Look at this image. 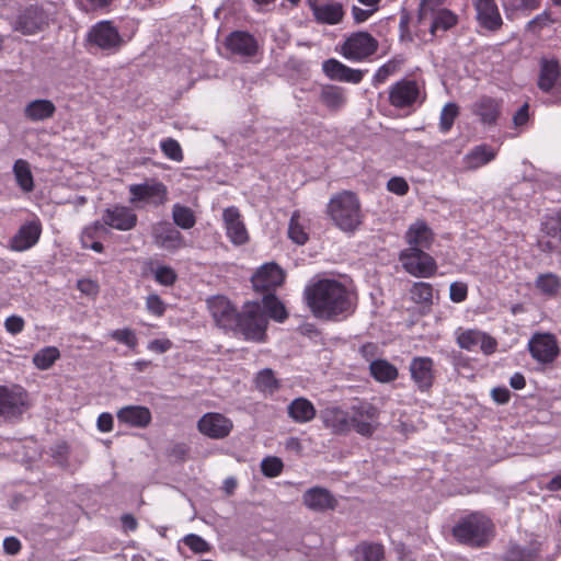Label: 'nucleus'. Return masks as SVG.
Wrapping results in <instances>:
<instances>
[{
  "label": "nucleus",
  "mask_w": 561,
  "mask_h": 561,
  "mask_svg": "<svg viewBox=\"0 0 561 561\" xmlns=\"http://www.w3.org/2000/svg\"><path fill=\"white\" fill-rule=\"evenodd\" d=\"M322 70L324 75L331 80L353 84L359 83L366 72V70L350 68L334 58H330L323 61Z\"/></svg>",
  "instance_id": "4be33fe9"
},
{
  "label": "nucleus",
  "mask_w": 561,
  "mask_h": 561,
  "mask_svg": "<svg viewBox=\"0 0 561 561\" xmlns=\"http://www.w3.org/2000/svg\"><path fill=\"white\" fill-rule=\"evenodd\" d=\"M172 219L178 227L185 230L193 228L196 222L194 211L190 207L181 204L173 205Z\"/></svg>",
  "instance_id": "de8ad7c7"
},
{
  "label": "nucleus",
  "mask_w": 561,
  "mask_h": 561,
  "mask_svg": "<svg viewBox=\"0 0 561 561\" xmlns=\"http://www.w3.org/2000/svg\"><path fill=\"white\" fill-rule=\"evenodd\" d=\"M421 248H408L401 251L399 260L407 273L414 277H432L437 270L435 260Z\"/></svg>",
  "instance_id": "0eeeda50"
},
{
  "label": "nucleus",
  "mask_w": 561,
  "mask_h": 561,
  "mask_svg": "<svg viewBox=\"0 0 561 561\" xmlns=\"http://www.w3.org/2000/svg\"><path fill=\"white\" fill-rule=\"evenodd\" d=\"M453 535L461 543L480 548L493 538L494 525L489 517L476 512L461 517L454 526Z\"/></svg>",
  "instance_id": "f03ea898"
},
{
  "label": "nucleus",
  "mask_w": 561,
  "mask_h": 561,
  "mask_svg": "<svg viewBox=\"0 0 561 561\" xmlns=\"http://www.w3.org/2000/svg\"><path fill=\"white\" fill-rule=\"evenodd\" d=\"M446 0H421L419 8V23L422 24L426 20H431L439 11L447 9L445 7Z\"/></svg>",
  "instance_id": "8fccbe9b"
},
{
  "label": "nucleus",
  "mask_w": 561,
  "mask_h": 561,
  "mask_svg": "<svg viewBox=\"0 0 561 561\" xmlns=\"http://www.w3.org/2000/svg\"><path fill=\"white\" fill-rule=\"evenodd\" d=\"M560 77V65L554 58H542L538 85L543 91L551 90Z\"/></svg>",
  "instance_id": "f704fd0d"
},
{
  "label": "nucleus",
  "mask_w": 561,
  "mask_h": 561,
  "mask_svg": "<svg viewBox=\"0 0 561 561\" xmlns=\"http://www.w3.org/2000/svg\"><path fill=\"white\" fill-rule=\"evenodd\" d=\"M60 357V352L56 346H46L36 352L33 356V364L41 370L50 368Z\"/></svg>",
  "instance_id": "49530a36"
},
{
  "label": "nucleus",
  "mask_w": 561,
  "mask_h": 561,
  "mask_svg": "<svg viewBox=\"0 0 561 561\" xmlns=\"http://www.w3.org/2000/svg\"><path fill=\"white\" fill-rule=\"evenodd\" d=\"M472 4L481 27L491 32H496L502 27L503 19L495 0H472Z\"/></svg>",
  "instance_id": "6ab92c4d"
},
{
  "label": "nucleus",
  "mask_w": 561,
  "mask_h": 561,
  "mask_svg": "<svg viewBox=\"0 0 561 561\" xmlns=\"http://www.w3.org/2000/svg\"><path fill=\"white\" fill-rule=\"evenodd\" d=\"M102 220V225L104 226L121 231H127L136 226L137 215L129 207L116 205L105 209Z\"/></svg>",
  "instance_id": "5701e85b"
},
{
  "label": "nucleus",
  "mask_w": 561,
  "mask_h": 561,
  "mask_svg": "<svg viewBox=\"0 0 561 561\" xmlns=\"http://www.w3.org/2000/svg\"><path fill=\"white\" fill-rule=\"evenodd\" d=\"M433 293V286L425 282H415L410 289L411 299L419 305H432Z\"/></svg>",
  "instance_id": "09e8293b"
},
{
  "label": "nucleus",
  "mask_w": 561,
  "mask_h": 561,
  "mask_svg": "<svg viewBox=\"0 0 561 561\" xmlns=\"http://www.w3.org/2000/svg\"><path fill=\"white\" fill-rule=\"evenodd\" d=\"M322 103L332 110H339L346 103L345 90L336 85H325L321 90Z\"/></svg>",
  "instance_id": "ea45409f"
},
{
  "label": "nucleus",
  "mask_w": 561,
  "mask_h": 561,
  "mask_svg": "<svg viewBox=\"0 0 561 561\" xmlns=\"http://www.w3.org/2000/svg\"><path fill=\"white\" fill-rule=\"evenodd\" d=\"M225 45L232 55L240 58L253 57L259 48L256 39L250 33L243 31L230 33Z\"/></svg>",
  "instance_id": "b1692460"
},
{
  "label": "nucleus",
  "mask_w": 561,
  "mask_h": 561,
  "mask_svg": "<svg viewBox=\"0 0 561 561\" xmlns=\"http://www.w3.org/2000/svg\"><path fill=\"white\" fill-rule=\"evenodd\" d=\"M154 243L165 250L175 251L184 247L183 236L169 222H158L152 228Z\"/></svg>",
  "instance_id": "393cba45"
},
{
  "label": "nucleus",
  "mask_w": 561,
  "mask_h": 561,
  "mask_svg": "<svg viewBox=\"0 0 561 561\" xmlns=\"http://www.w3.org/2000/svg\"><path fill=\"white\" fill-rule=\"evenodd\" d=\"M287 410L288 415L296 423H307L316 416L314 405L306 398H296L289 403Z\"/></svg>",
  "instance_id": "c9c22d12"
},
{
  "label": "nucleus",
  "mask_w": 561,
  "mask_h": 561,
  "mask_svg": "<svg viewBox=\"0 0 561 561\" xmlns=\"http://www.w3.org/2000/svg\"><path fill=\"white\" fill-rule=\"evenodd\" d=\"M13 173L18 185L24 192H31L34 188L33 174L30 163L24 159H18L13 164Z\"/></svg>",
  "instance_id": "58836bf2"
},
{
  "label": "nucleus",
  "mask_w": 561,
  "mask_h": 561,
  "mask_svg": "<svg viewBox=\"0 0 561 561\" xmlns=\"http://www.w3.org/2000/svg\"><path fill=\"white\" fill-rule=\"evenodd\" d=\"M117 420L131 427L145 428L151 420V412L147 407L127 405L117 411Z\"/></svg>",
  "instance_id": "c85d7f7f"
},
{
  "label": "nucleus",
  "mask_w": 561,
  "mask_h": 561,
  "mask_svg": "<svg viewBox=\"0 0 561 561\" xmlns=\"http://www.w3.org/2000/svg\"><path fill=\"white\" fill-rule=\"evenodd\" d=\"M304 503L311 510L324 511L333 508L335 500L328 490L323 488H311L305 492Z\"/></svg>",
  "instance_id": "72a5a7b5"
},
{
  "label": "nucleus",
  "mask_w": 561,
  "mask_h": 561,
  "mask_svg": "<svg viewBox=\"0 0 561 561\" xmlns=\"http://www.w3.org/2000/svg\"><path fill=\"white\" fill-rule=\"evenodd\" d=\"M387 188L389 192L397 194L399 196H403L409 191L408 182L401 176H393L387 183Z\"/></svg>",
  "instance_id": "0e129e2a"
},
{
  "label": "nucleus",
  "mask_w": 561,
  "mask_h": 561,
  "mask_svg": "<svg viewBox=\"0 0 561 561\" xmlns=\"http://www.w3.org/2000/svg\"><path fill=\"white\" fill-rule=\"evenodd\" d=\"M56 107L49 100H35L25 107V115L32 121H44L54 115Z\"/></svg>",
  "instance_id": "4c0bfd02"
},
{
  "label": "nucleus",
  "mask_w": 561,
  "mask_h": 561,
  "mask_svg": "<svg viewBox=\"0 0 561 561\" xmlns=\"http://www.w3.org/2000/svg\"><path fill=\"white\" fill-rule=\"evenodd\" d=\"M497 150L489 145L482 144L472 148L463 157V165L468 170H477L495 159Z\"/></svg>",
  "instance_id": "2f4dec72"
},
{
  "label": "nucleus",
  "mask_w": 561,
  "mask_h": 561,
  "mask_svg": "<svg viewBox=\"0 0 561 561\" xmlns=\"http://www.w3.org/2000/svg\"><path fill=\"white\" fill-rule=\"evenodd\" d=\"M288 237L298 245H304L309 239L306 219L301 216L299 210H295L290 217Z\"/></svg>",
  "instance_id": "e433bc0d"
},
{
  "label": "nucleus",
  "mask_w": 561,
  "mask_h": 561,
  "mask_svg": "<svg viewBox=\"0 0 561 561\" xmlns=\"http://www.w3.org/2000/svg\"><path fill=\"white\" fill-rule=\"evenodd\" d=\"M404 59L402 57H393L380 66L371 79V84L377 88L383 84L391 76L396 75L400 67L403 65Z\"/></svg>",
  "instance_id": "a19ab883"
},
{
  "label": "nucleus",
  "mask_w": 561,
  "mask_h": 561,
  "mask_svg": "<svg viewBox=\"0 0 561 561\" xmlns=\"http://www.w3.org/2000/svg\"><path fill=\"white\" fill-rule=\"evenodd\" d=\"M267 319L259 302H247L238 317L233 331L240 332L245 340L262 342L266 335Z\"/></svg>",
  "instance_id": "20e7f679"
},
{
  "label": "nucleus",
  "mask_w": 561,
  "mask_h": 561,
  "mask_svg": "<svg viewBox=\"0 0 561 561\" xmlns=\"http://www.w3.org/2000/svg\"><path fill=\"white\" fill-rule=\"evenodd\" d=\"M411 379L417 390L427 391L434 382V362L428 356L413 357L409 366Z\"/></svg>",
  "instance_id": "a211bd4d"
},
{
  "label": "nucleus",
  "mask_w": 561,
  "mask_h": 561,
  "mask_svg": "<svg viewBox=\"0 0 561 561\" xmlns=\"http://www.w3.org/2000/svg\"><path fill=\"white\" fill-rule=\"evenodd\" d=\"M379 411L369 402H358L351 408V430L370 436L377 428Z\"/></svg>",
  "instance_id": "9b49d317"
},
{
  "label": "nucleus",
  "mask_w": 561,
  "mask_h": 561,
  "mask_svg": "<svg viewBox=\"0 0 561 561\" xmlns=\"http://www.w3.org/2000/svg\"><path fill=\"white\" fill-rule=\"evenodd\" d=\"M222 219L226 234L234 245L248 242V230L237 207L231 206L224 209Z\"/></svg>",
  "instance_id": "aec40b11"
},
{
  "label": "nucleus",
  "mask_w": 561,
  "mask_h": 561,
  "mask_svg": "<svg viewBox=\"0 0 561 561\" xmlns=\"http://www.w3.org/2000/svg\"><path fill=\"white\" fill-rule=\"evenodd\" d=\"M88 42L107 53L117 51L124 41L117 27L111 21H101L88 32Z\"/></svg>",
  "instance_id": "9d476101"
},
{
  "label": "nucleus",
  "mask_w": 561,
  "mask_h": 561,
  "mask_svg": "<svg viewBox=\"0 0 561 561\" xmlns=\"http://www.w3.org/2000/svg\"><path fill=\"white\" fill-rule=\"evenodd\" d=\"M378 41L367 32L351 34L341 45L340 54L347 60L360 62L374 55Z\"/></svg>",
  "instance_id": "423d86ee"
},
{
  "label": "nucleus",
  "mask_w": 561,
  "mask_h": 561,
  "mask_svg": "<svg viewBox=\"0 0 561 561\" xmlns=\"http://www.w3.org/2000/svg\"><path fill=\"white\" fill-rule=\"evenodd\" d=\"M108 336L112 340L116 341L117 343H121L133 351L136 350L138 345L137 335L135 331L129 328L113 330L108 333Z\"/></svg>",
  "instance_id": "864d4df0"
},
{
  "label": "nucleus",
  "mask_w": 561,
  "mask_h": 561,
  "mask_svg": "<svg viewBox=\"0 0 561 561\" xmlns=\"http://www.w3.org/2000/svg\"><path fill=\"white\" fill-rule=\"evenodd\" d=\"M383 547L379 543L363 542L354 551L355 561H381L383 559Z\"/></svg>",
  "instance_id": "c03bdc74"
},
{
  "label": "nucleus",
  "mask_w": 561,
  "mask_h": 561,
  "mask_svg": "<svg viewBox=\"0 0 561 561\" xmlns=\"http://www.w3.org/2000/svg\"><path fill=\"white\" fill-rule=\"evenodd\" d=\"M43 232V225L37 216L23 222L15 234L10 239V249L15 252H24L35 247Z\"/></svg>",
  "instance_id": "f8f14e48"
},
{
  "label": "nucleus",
  "mask_w": 561,
  "mask_h": 561,
  "mask_svg": "<svg viewBox=\"0 0 561 561\" xmlns=\"http://www.w3.org/2000/svg\"><path fill=\"white\" fill-rule=\"evenodd\" d=\"M312 14L318 23L334 25L344 16L343 5L334 1L314 2L311 4Z\"/></svg>",
  "instance_id": "cd10ccee"
},
{
  "label": "nucleus",
  "mask_w": 561,
  "mask_h": 561,
  "mask_svg": "<svg viewBox=\"0 0 561 561\" xmlns=\"http://www.w3.org/2000/svg\"><path fill=\"white\" fill-rule=\"evenodd\" d=\"M284 271L275 263H266L261 266L252 276V284L255 290H274L284 283Z\"/></svg>",
  "instance_id": "412c9836"
},
{
  "label": "nucleus",
  "mask_w": 561,
  "mask_h": 561,
  "mask_svg": "<svg viewBox=\"0 0 561 561\" xmlns=\"http://www.w3.org/2000/svg\"><path fill=\"white\" fill-rule=\"evenodd\" d=\"M531 356L539 363H552L558 354L559 346L556 336L550 333L535 334L528 343Z\"/></svg>",
  "instance_id": "2eb2a0df"
},
{
  "label": "nucleus",
  "mask_w": 561,
  "mask_h": 561,
  "mask_svg": "<svg viewBox=\"0 0 561 561\" xmlns=\"http://www.w3.org/2000/svg\"><path fill=\"white\" fill-rule=\"evenodd\" d=\"M388 94L389 103L399 110L420 106L426 96L423 87L413 79H401L391 84Z\"/></svg>",
  "instance_id": "39448f33"
},
{
  "label": "nucleus",
  "mask_w": 561,
  "mask_h": 561,
  "mask_svg": "<svg viewBox=\"0 0 561 561\" xmlns=\"http://www.w3.org/2000/svg\"><path fill=\"white\" fill-rule=\"evenodd\" d=\"M458 345L469 352L481 351L485 355L495 352L497 342L494 337L477 329L461 331L457 335Z\"/></svg>",
  "instance_id": "4468645a"
},
{
  "label": "nucleus",
  "mask_w": 561,
  "mask_h": 561,
  "mask_svg": "<svg viewBox=\"0 0 561 561\" xmlns=\"http://www.w3.org/2000/svg\"><path fill=\"white\" fill-rule=\"evenodd\" d=\"M471 111L479 116L483 124L492 125L500 115L501 106L497 100L491 96H481L472 104Z\"/></svg>",
  "instance_id": "7c9ffc66"
},
{
  "label": "nucleus",
  "mask_w": 561,
  "mask_h": 561,
  "mask_svg": "<svg viewBox=\"0 0 561 561\" xmlns=\"http://www.w3.org/2000/svg\"><path fill=\"white\" fill-rule=\"evenodd\" d=\"M146 309L154 317H162L167 307L164 301L157 294H150L146 299Z\"/></svg>",
  "instance_id": "680f3d73"
},
{
  "label": "nucleus",
  "mask_w": 561,
  "mask_h": 561,
  "mask_svg": "<svg viewBox=\"0 0 561 561\" xmlns=\"http://www.w3.org/2000/svg\"><path fill=\"white\" fill-rule=\"evenodd\" d=\"M160 149L163 154L175 162H182L184 159L183 150L178 140L173 138H165L160 141Z\"/></svg>",
  "instance_id": "6e6d98bb"
},
{
  "label": "nucleus",
  "mask_w": 561,
  "mask_h": 561,
  "mask_svg": "<svg viewBox=\"0 0 561 561\" xmlns=\"http://www.w3.org/2000/svg\"><path fill=\"white\" fill-rule=\"evenodd\" d=\"M107 233V229L104 225L95 221L87 226L81 233L80 241L84 249L93 250L94 252L101 253L103 251V244L101 240Z\"/></svg>",
  "instance_id": "473e14b6"
},
{
  "label": "nucleus",
  "mask_w": 561,
  "mask_h": 561,
  "mask_svg": "<svg viewBox=\"0 0 561 561\" xmlns=\"http://www.w3.org/2000/svg\"><path fill=\"white\" fill-rule=\"evenodd\" d=\"M284 468V463L280 458L268 456L265 457L261 462V470L265 477L275 478L278 477Z\"/></svg>",
  "instance_id": "13d9d810"
},
{
  "label": "nucleus",
  "mask_w": 561,
  "mask_h": 561,
  "mask_svg": "<svg viewBox=\"0 0 561 561\" xmlns=\"http://www.w3.org/2000/svg\"><path fill=\"white\" fill-rule=\"evenodd\" d=\"M369 368L371 376L380 382H390L398 377L397 367L385 359L371 362Z\"/></svg>",
  "instance_id": "79ce46f5"
},
{
  "label": "nucleus",
  "mask_w": 561,
  "mask_h": 561,
  "mask_svg": "<svg viewBox=\"0 0 561 561\" xmlns=\"http://www.w3.org/2000/svg\"><path fill=\"white\" fill-rule=\"evenodd\" d=\"M468 286L462 282H454L449 287V298L453 302L460 304L467 299Z\"/></svg>",
  "instance_id": "e2e57ef3"
},
{
  "label": "nucleus",
  "mask_w": 561,
  "mask_h": 561,
  "mask_svg": "<svg viewBox=\"0 0 561 561\" xmlns=\"http://www.w3.org/2000/svg\"><path fill=\"white\" fill-rule=\"evenodd\" d=\"M458 114H459L458 105L454 102L447 103L440 112V117H439L440 130L444 133L449 131L450 128L453 127L454 122H455L456 117L458 116Z\"/></svg>",
  "instance_id": "4d7b16f0"
},
{
  "label": "nucleus",
  "mask_w": 561,
  "mask_h": 561,
  "mask_svg": "<svg viewBox=\"0 0 561 561\" xmlns=\"http://www.w3.org/2000/svg\"><path fill=\"white\" fill-rule=\"evenodd\" d=\"M150 272L157 283L163 286H171L176 280L175 271L167 265H156L150 267Z\"/></svg>",
  "instance_id": "5fc2aeb1"
},
{
  "label": "nucleus",
  "mask_w": 561,
  "mask_h": 561,
  "mask_svg": "<svg viewBox=\"0 0 561 561\" xmlns=\"http://www.w3.org/2000/svg\"><path fill=\"white\" fill-rule=\"evenodd\" d=\"M183 541L193 552L204 553L209 551L208 542L198 535L190 534L184 537Z\"/></svg>",
  "instance_id": "052dcab7"
},
{
  "label": "nucleus",
  "mask_w": 561,
  "mask_h": 561,
  "mask_svg": "<svg viewBox=\"0 0 561 561\" xmlns=\"http://www.w3.org/2000/svg\"><path fill=\"white\" fill-rule=\"evenodd\" d=\"M48 24V15L39 5H30L18 16L14 28L25 35L42 31Z\"/></svg>",
  "instance_id": "dca6fc26"
},
{
  "label": "nucleus",
  "mask_w": 561,
  "mask_h": 561,
  "mask_svg": "<svg viewBox=\"0 0 561 561\" xmlns=\"http://www.w3.org/2000/svg\"><path fill=\"white\" fill-rule=\"evenodd\" d=\"M405 241L409 248L430 250L434 241V233L424 220H416L408 228Z\"/></svg>",
  "instance_id": "bb28decb"
},
{
  "label": "nucleus",
  "mask_w": 561,
  "mask_h": 561,
  "mask_svg": "<svg viewBox=\"0 0 561 561\" xmlns=\"http://www.w3.org/2000/svg\"><path fill=\"white\" fill-rule=\"evenodd\" d=\"M430 21L431 23L428 32H424L423 34H415L420 42H432L437 32H447L448 30L456 26L458 23V15L449 9H445L439 11V13H437V15L432 18Z\"/></svg>",
  "instance_id": "a878e982"
},
{
  "label": "nucleus",
  "mask_w": 561,
  "mask_h": 561,
  "mask_svg": "<svg viewBox=\"0 0 561 561\" xmlns=\"http://www.w3.org/2000/svg\"><path fill=\"white\" fill-rule=\"evenodd\" d=\"M25 321L22 317L12 314L4 321V328L8 333L16 335L24 330Z\"/></svg>",
  "instance_id": "69168bd1"
},
{
  "label": "nucleus",
  "mask_w": 561,
  "mask_h": 561,
  "mask_svg": "<svg viewBox=\"0 0 561 561\" xmlns=\"http://www.w3.org/2000/svg\"><path fill=\"white\" fill-rule=\"evenodd\" d=\"M209 312L218 327L232 331L238 324L240 312L224 296H215L207 300Z\"/></svg>",
  "instance_id": "ddd939ff"
},
{
  "label": "nucleus",
  "mask_w": 561,
  "mask_h": 561,
  "mask_svg": "<svg viewBox=\"0 0 561 561\" xmlns=\"http://www.w3.org/2000/svg\"><path fill=\"white\" fill-rule=\"evenodd\" d=\"M503 7L508 14H513L515 12H523L528 14L529 12L536 10L540 0H502Z\"/></svg>",
  "instance_id": "603ef678"
},
{
  "label": "nucleus",
  "mask_w": 561,
  "mask_h": 561,
  "mask_svg": "<svg viewBox=\"0 0 561 561\" xmlns=\"http://www.w3.org/2000/svg\"><path fill=\"white\" fill-rule=\"evenodd\" d=\"M535 285L542 295L553 297L561 288V279L553 273H545L537 277Z\"/></svg>",
  "instance_id": "a18cd8bd"
},
{
  "label": "nucleus",
  "mask_w": 561,
  "mask_h": 561,
  "mask_svg": "<svg viewBox=\"0 0 561 561\" xmlns=\"http://www.w3.org/2000/svg\"><path fill=\"white\" fill-rule=\"evenodd\" d=\"M128 191L130 194L129 202L136 206L144 204L158 207L167 203L169 195L168 187L158 180L131 184Z\"/></svg>",
  "instance_id": "6e6552de"
},
{
  "label": "nucleus",
  "mask_w": 561,
  "mask_h": 561,
  "mask_svg": "<svg viewBox=\"0 0 561 561\" xmlns=\"http://www.w3.org/2000/svg\"><path fill=\"white\" fill-rule=\"evenodd\" d=\"M305 298L314 317L320 319L345 318L354 311V294L335 279L324 278L308 285Z\"/></svg>",
  "instance_id": "f257e3e1"
},
{
  "label": "nucleus",
  "mask_w": 561,
  "mask_h": 561,
  "mask_svg": "<svg viewBox=\"0 0 561 561\" xmlns=\"http://www.w3.org/2000/svg\"><path fill=\"white\" fill-rule=\"evenodd\" d=\"M328 214L334 225L345 232L354 231L362 222L359 201L348 191L337 193L330 199Z\"/></svg>",
  "instance_id": "7ed1b4c3"
},
{
  "label": "nucleus",
  "mask_w": 561,
  "mask_h": 561,
  "mask_svg": "<svg viewBox=\"0 0 561 561\" xmlns=\"http://www.w3.org/2000/svg\"><path fill=\"white\" fill-rule=\"evenodd\" d=\"M26 403L27 392L21 386H0V419L4 421L19 419Z\"/></svg>",
  "instance_id": "1a4fd4ad"
},
{
  "label": "nucleus",
  "mask_w": 561,
  "mask_h": 561,
  "mask_svg": "<svg viewBox=\"0 0 561 561\" xmlns=\"http://www.w3.org/2000/svg\"><path fill=\"white\" fill-rule=\"evenodd\" d=\"M198 430L205 436L213 439L227 437L232 431V421L220 413L209 412L198 421Z\"/></svg>",
  "instance_id": "f3484780"
},
{
  "label": "nucleus",
  "mask_w": 561,
  "mask_h": 561,
  "mask_svg": "<svg viewBox=\"0 0 561 561\" xmlns=\"http://www.w3.org/2000/svg\"><path fill=\"white\" fill-rule=\"evenodd\" d=\"M506 561H541L539 553L534 548H524L520 546H512L506 551Z\"/></svg>",
  "instance_id": "3c124183"
},
{
  "label": "nucleus",
  "mask_w": 561,
  "mask_h": 561,
  "mask_svg": "<svg viewBox=\"0 0 561 561\" xmlns=\"http://www.w3.org/2000/svg\"><path fill=\"white\" fill-rule=\"evenodd\" d=\"M547 233L553 238L561 239V214H557L556 217H551L546 224Z\"/></svg>",
  "instance_id": "774afa93"
},
{
  "label": "nucleus",
  "mask_w": 561,
  "mask_h": 561,
  "mask_svg": "<svg viewBox=\"0 0 561 561\" xmlns=\"http://www.w3.org/2000/svg\"><path fill=\"white\" fill-rule=\"evenodd\" d=\"M321 419L325 427L335 434H346L351 431L348 412L339 407H329L321 412Z\"/></svg>",
  "instance_id": "c756f323"
},
{
  "label": "nucleus",
  "mask_w": 561,
  "mask_h": 561,
  "mask_svg": "<svg viewBox=\"0 0 561 561\" xmlns=\"http://www.w3.org/2000/svg\"><path fill=\"white\" fill-rule=\"evenodd\" d=\"M255 382L256 387L261 391L273 392L275 389H277V381L275 379L274 373L268 368L262 369L257 374Z\"/></svg>",
  "instance_id": "bf43d9fd"
},
{
  "label": "nucleus",
  "mask_w": 561,
  "mask_h": 561,
  "mask_svg": "<svg viewBox=\"0 0 561 561\" xmlns=\"http://www.w3.org/2000/svg\"><path fill=\"white\" fill-rule=\"evenodd\" d=\"M173 346L172 342L169 339H156L148 343L147 348L150 352L157 354H163L171 350Z\"/></svg>",
  "instance_id": "338daca9"
},
{
  "label": "nucleus",
  "mask_w": 561,
  "mask_h": 561,
  "mask_svg": "<svg viewBox=\"0 0 561 561\" xmlns=\"http://www.w3.org/2000/svg\"><path fill=\"white\" fill-rule=\"evenodd\" d=\"M261 308L264 314L267 313L270 318L277 322H284L288 317L285 306L272 294L263 297Z\"/></svg>",
  "instance_id": "37998d69"
}]
</instances>
